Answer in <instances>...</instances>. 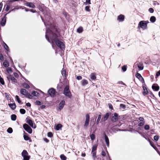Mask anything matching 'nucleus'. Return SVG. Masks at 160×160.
Segmentation results:
<instances>
[{
  "label": "nucleus",
  "instance_id": "423d86ee",
  "mask_svg": "<svg viewBox=\"0 0 160 160\" xmlns=\"http://www.w3.org/2000/svg\"><path fill=\"white\" fill-rule=\"evenodd\" d=\"M50 96L52 97H54L55 96L56 92L55 89L53 88H50L48 92Z\"/></svg>",
  "mask_w": 160,
  "mask_h": 160
},
{
  "label": "nucleus",
  "instance_id": "5fc2aeb1",
  "mask_svg": "<svg viewBox=\"0 0 160 160\" xmlns=\"http://www.w3.org/2000/svg\"><path fill=\"white\" fill-rule=\"evenodd\" d=\"M48 136L49 137H52L53 136V134L51 132H49L48 133Z\"/></svg>",
  "mask_w": 160,
  "mask_h": 160
},
{
  "label": "nucleus",
  "instance_id": "dca6fc26",
  "mask_svg": "<svg viewBox=\"0 0 160 160\" xmlns=\"http://www.w3.org/2000/svg\"><path fill=\"white\" fill-rule=\"evenodd\" d=\"M136 77L141 81L142 82H144V79L140 73L137 72L136 74Z\"/></svg>",
  "mask_w": 160,
  "mask_h": 160
},
{
  "label": "nucleus",
  "instance_id": "f257e3e1",
  "mask_svg": "<svg viewBox=\"0 0 160 160\" xmlns=\"http://www.w3.org/2000/svg\"><path fill=\"white\" fill-rule=\"evenodd\" d=\"M58 31L57 33H58ZM55 32H52L49 33L48 36V37L52 39V42L50 41L51 43L52 44V46L53 47V42H54L56 45L61 50H65V45L63 42L59 40L57 38V35L55 33Z\"/></svg>",
  "mask_w": 160,
  "mask_h": 160
},
{
  "label": "nucleus",
  "instance_id": "4c0bfd02",
  "mask_svg": "<svg viewBox=\"0 0 160 160\" xmlns=\"http://www.w3.org/2000/svg\"><path fill=\"white\" fill-rule=\"evenodd\" d=\"M148 141L149 142L150 145L154 149H157V148L154 146L152 143V141L149 139H148Z\"/></svg>",
  "mask_w": 160,
  "mask_h": 160
},
{
  "label": "nucleus",
  "instance_id": "09e8293b",
  "mask_svg": "<svg viewBox=\"0 0 160 160\" xmlns=\"http://www.w3.org/2000/svg\"><path fill=\"white\" fill-rule=\"evenodd\" d=\"M62 74L63 77L65 76V77L66 75V72L65 70H64L63 68L62 69V71L61 72Z\"/></svg>",
  "mask_w": 160,
  "mask_h": 160
},
{
  "label": "nucleus",
  "instance_id": "3c124183",
  "mask_svg": "<svg viewBox=\"0 0 160 160\" xmlns=\"http://www.w3.org/2000/svg\"><path fill=\"white\" fill-rule=\"evenodd\" d=\"M90 137L91 139L92 140H93L95 139V135L93 134H92L90 135Z\"/></svg>",
  "mask_w": 160,
  "mask_h": 160
},
{
  "label": "nucleus",
  "instance_id": "39448f33",
  "mask_svg": "<svg viewBox=\"0 0 160 160\" xmlns=\"http://www.w3.org/2000/svg\"><path fill=\"white\" fill-rule=\"evenodd\" d=\"M90 121V116L89 114H87L86 115V119L85 123L83 125L84 128L87 129L89 124Z\"/></svg>",
  "mask_w": 160,
  "mask_h": 160
},
{
  "label": "nucleus",
  "instance_id": "a878e982",
  "mask_svg": "<svg viewBox=\"0 0 160 160\" xmlns=\"http://www.w3.org/2000/svg\"><path fill=\"white\" fill-rule=\"evenodd\" d=\"M143 94L144 96H145L148 93V92L146 87L145 86H143Z\"/></svg>",
  "mask_w": 160,
  "mask_h": 160
},
{
  "label": "nucleus",
  "instance_id": "72a5a7b5",
  "mask_svg": "<svg viewBox=\"0 0 160 160\" xmlns=\"http://www.w3.org/2000/svg\"><path fill=\"white\" fill-rule=\"evenodd\" d=\"M156 20V18L154 16H151L150 19V20L151 22L153 23L155 22Z\"/></svg>",
  "mask_w": 160,
  "mask_h": 160
},
{
  "label": "nucleus",
  "instance_id": "0e129e2a",
  "mask_svg": "<svg viewBox=\"0 0 160 160\" xmlns=\"http://www.w3.org/2000/svg\"><path fill=\"white\" fill-rule=\"evenodd\" d=\"M144 123L143 122H141L138 124V126L139 127H141L143 125Z\"/></svg>",
  "mask_w": 160,
  "mask_h": 160
},
{
  "label": "nucleus",
  "instance_id": "2eb2a0df",
  "mask_svg": "<svg viewBox=\"0 0 160 160\" xmlns=\"http://www.w3.org/2000/svg\"><path fill=\"white\" fill-rule=\"evenodd\" d=\"M152 89L155 91H158L159 89V86L157 84H153L152 87Z\"/></svg>",
  "mask_w": 160,
  "mask_h": 160
},
{
  "label": "nucleus",
  "instance_id": "4be33fe9",
  "mask_svg": "<svg viewBox=\"0 0 160 160\" xmlns=\"http://www.w3.org/2000/svg\"><path fill=\"white\" fill-rule=\"evenodd\" d=\"M62 127V124L59 123L57 124L56 126H54L55 129L57 131H58Z\"/></svg>",
  "mask_w": 160,
  "mask_h": 160
},
{
  "label": "nucleus",
  "instance_id": "864d4df0",
  "mask_svg": "<svg viewBox=\"0 0 160 160\" xmlns=\"http://www.w3.org/2000/svg\"><path fill=\"white\" fill-rule=\"evenodd\" d=\"M85 10L86 11L89 12L90 11V6H86L85 8Z\"/></svg>",
  "mask_w": 160,
  "mask_h": 160
},
{
  "label": "nucleus",
  "instance_id": "a211bd4d",
  "mask_svg": "<svg viewBox=\"0 0 160 160\" xmlns=\"http://www.w3.org/2000/svg\"><path fill=\"white\" fill-rule=\"evenodd\" d=\"M65 104V101L64 100H62L59 104V109L60 110L62 109L64 107Z\"/></svg>",
  "mask_w": 160,
  "mask_h": 160
},
{
  "label": "nucleus",
  "instance_id": "79ce46f5",
  "mask_svg": "<svg viewBox=\"0 0 160 160\" xmlns=\"http://www.w3.org/2000/svg\"><path fill=\"white\" fill-rule=\"evenodd\" d=\"M126 108V106L123 104H121L120 105V108L122 109H124Z\"/></svg>",
  "mask_w": 160,
  "mask_h": 160
},
{
  "label": "nucleus",
  "instance_id": "13d9d810",
  "mask_svg": "<svg viewBox=\"0 0 160 160\" xmlns=\"http://www.w3.org/2000/svg\"><path fill=\"white\" fill-rule=\"evenodd\" d=\"M35 103L36 104L38 105H40L42 104L41 102L40 101L38 100L36 101V102H35Z\"/></svg>",
  "mask_w": 160,
  "mask_h": 160
},
{
  "label": "nucleus",
  "instance_id": "f704fd0d",
  "mask_svg": "<svg viewBox=\"0 0 160 160\" xmlns=\"http://www.w3.org/2000/svg\"><path fill=\"white\" fill-rule=\"evenodd\" d=\"M137 66L138 68L139 69V70H142L143 69V66L142 64H140L139 63V64H137Z\"/></svg>",
  "mask_w": 160,
  "mask_h": 160
},
{
  "label": "nucleus",
  "instance_id": "4d7b16f0",
  "mask_svg": "<svg viewBox=\"0 0 160 160\" xmlns=\"http://www.w3.org/2000/svg\"><path fill=\"white\" fill-rule=\"evenodd\" d=\"M91 4V0H86V1L85 2V4L87 5H89Z\"/></svg>",
  "mask_w": 160,
  "mask_h": 160
},
{
  "label": "nucleus",
  "instance_id": "774afa93",
  "mask_svg": "<svg viewBox=\"0 0 160 160\" xmlns=\"http://www.w3.org/2000/svg\"><path fill=\"white\" fill-rule=\"evenodd\" d=\"M159 75H160V70L157 72L156 74V76L157 77H158Z\"/></svg>",
  "mask_w": 160,
  "mask_h": 160
},
{
  "label": "nucleus",
  "instance_id": "e2e57ef3",
  "mask_svg": "<svg viewBox=\"0 0 160 160\" xmlns=\"http://www.w3.org/2000/svg\"><path fill=\"white\" fill-rule=\"evenodd\" d=\"M149 11L151 13L154 12V9L152 8H150L148 9Z\"/></svg>",
  "mask_w": 160,
  "mask_h": 160
},
{
  "label": "nucleus",
  "instance_id": "393cba45",
  "mask_svg": "<svg viewBox=\"0 0 160 160\" xmlns=\"http://www.w3.org/2000/svg\"><path fill=\"white\" fill-rule=\"evenodd\" d=\"M24 134L23 135V138L26 141H28L30 139V137H29L28 136V134L26 133H25L24 131Z\"/></svg>",
  "mask_w": 160,
  "mask_h": 160
},
{
  "label": "nucleus",
  "instance_id": "6e6d98bb",
  "mask_svg": "<svg viewBox=\"0 0 160 160\" xmlns=\"http://www.w3.org/2000/svg\"><path fill=\"white\" fill-rule=\"evenodd\" d=\"M4 94L5 95V98H7V100H8L9 98L10 95L6 92Z\"/></svg>",
  "mask_w": 160,
  "mask_h": 160
},
{
  "label": "nucleus",
  "instance_id": "37998d69",
  "mask_svg": "<svg viewBox=\"0 0 160 160\" xmlns=\"http://www.w3.org/2000/svg\"><path fill=\"white\" fill-rule=\"evenodd\" d=\"M0 83L2 85H3L5 84L4 81L3 79L1 77L0 75Z\"/></svg>",
  "mask_w": 160,
  "mask_h": 160
},
{
  "label": "nucleus",
  "instance_id": "473e14b6",
  "mask_svg": "<svg viewBox=\"0 0 160 160\" xmlns=\"http://www.w3.org/2000/svg\"><path fill=\"white\" fill-rule=\"evenodd\" d=\"M22 86L23 88L26 89H29L30 88V86L29 85L26 83H24L22 84Z\"/></svg>",
  "mask_w": 160,
  "mask_h": 160
},
{
  "label": "nucleus",
  "instance_id": "20e7f679",
  "mask_svg": "<svg viewBox=\"0 0 160 160\" xmlns=\"http://www.w3.org/2000/svg\"><path fill=\"white\" fill-rule=\"evenodd\" d=\"M22 156L23 158V160H29L30 156L28 155V153L26 150H24L22 152Z\"/></svg>",
  "mask_w": 160,
  "mask_h": 160
},
{
  "label": "nucleus",
  "instance_id": "8fccbe9b",
  "mask_svg": "<svg viewBox=\"0 0 160 160\" xmlns=\"http://www.w3.org/2000/svg\"><path fill=\"white\" fill-rule=\"evenodd\" d=\"M92 158L95 159L96 157V152L94 151V152H92Z\"/></svg>",
  "mask_w": 160,
  "mask_h": 160
},
{
  "label": "nucleus",
  "instance_id": "7ed1b4c3",
  "mask_svg": "<svg viewBox=\"0 0 160 160\" xmlns=\"http://www.w3.org/2000/svg\"><path fill=\"white\" fill-rule=\"evenodd\" d=\"M63 94L65 96L68 97L69 98H71L72 95L70 91L68 86L67 85L65 87L63 91Z\"/></svg>",
  "mask_w": 160,
  "mask_h": 160
},
{
  "label": "nucleus",
  "instance_id": "603ef678",
  "mask_svg": "<svg viewBox=\"0 0 160 160\" xmlns=\"http://www.w3.org/2000/svg\"><path fill=\"white\" fill-rule=\"evenodd\" d=\"M154 139L156 141H157L159 139V136L155 135L154 137Z\"/></svg>",
  "mask_w": 160,
  "mask_h": 160
},
{
  "label": "nucleus",
  "instance_id": "f3484780",
  "mask_svg": "<svg viewBox=\"0 0 160 160\" xmlns=\"http://www.w3.org/2000/svg\"><path fill=\"white\" fill-rule=\"evenodd\" d=\"M125 17L122 14H120L118 16L117 18V20L119 22H122L124 21Z\"/></svg>",
  "mask_w": 160,
  "mask_h": 160
},
{
  "label": "nucleus",
  "instance_id": "338daca9",
  "mask_svg": "<svg viewBox=\"0 0 160 160\" xmlns=\"http://www.w3.org/2000/svg\"><path fill=\"white\" fill-rule=\"evenodd\" d=\"M101 155L103 156H104V157L105 156V155H106V153H105V151H102Z\"/></svg>",
  "mask_w": 160,
  "mask_h": 160
},
{
  "label": "nucleus",
  "instance_id": "e433bc0d",
  "mask_svg": "<svg viewBox=\"0 0 160 160\" xmlns=\"http://www.w3.org/2000/svg\"><path fill=\"white\" fill-rule=\"evenodd\" d=\"M24 96L26 98L29 99H32V96L29 93H28V92L26 94H25Z\"/></svg>",
  "mask_w": 160,
  "mask_h": 160
},
{
  "label": "nucleus",
  "instance_id": "ddd939ff",
  "mask_svg": "<svg viewBox=\"0 0 160 160\" xmlns=\"http://www.w3.org/2000/svg\"><path fill=\"white\" fill-rule=\"evenodd\" d=\"M26 122L28 123L33 128H35L36 127V126L34 123V122L31 120H27Z\"/></svg>",
  "mask_w": 160,
  "mask_h": 160
},
{
  "label": "nucleus",
  "instance_id": "c03bdc74",
  "mask_svg": "<svg viewBox=\"0 0 160 160\" xmlns=\"http://www.w3.org/2000/svg\"><path fill=\"white\" fill-rule=\"evenodd\" d=\"M12 131L13 130L11 128H9L7 130V132L9 133H11Z\"/></svg>",
  "mask_w": 160,
  "mask_h": 160
},
{
  "label": "nucleus",
  "instance_id": "aec40b11",
  "mask_svg": "<svg viewBox=\"0 0 160 160\" xmlns=\"http://www.w3.org/2000/svg\"><path fill=\"white\" fill-rule=\"evenodd\" d=\"M104 136L105 138V142L106 143L108 147H109V142L108 138L105 133L104 134Z\"/></svg>",
  "mask_w": 160,
  "mask_h": 160
},
{
  "label": "nucleus",
  "instance_id": "052dcab7",
  "mask_svg": "<svg viewBox=\"0 0 160 160\" xmlns=\"http://www.w3.org/2000/svg\"><path fill=\"white\" fill-rule=\"evenodd\" d=\"M38 8L39 9V10L41 12H42L44 11V9H43V8H42V7L40 5H39L38 6Z\"/></svg>",
  "mask_w": 160,
  "mask_h": 160
},
{
  "label": "nucleus",
  "instance_id": "a18cd8bd",
  "mask_svg": "<svg viewBox=\"0 0 160 160\" xmlns=\"http://www.w3.org/2000/svg\"><path fill=\"white\" fill-rule=\"evenodd\" d=\"M127 66L126 65H124L122 67V70L123 72H125L127 70Z\"/></svg>",
  "mask_w": 160,
  "mask_h": 160
},
{
  "label": "nucleus",
  "instance_id": "9d476101",
  "mask_svg": "<svg viewBox=\"0 0 160 160\" xmlns=\"http://www.w3.org/2000/svg\"><path fill=\"white\" fill-rule=\"evenodd\" d=\"M118 120V115L116 112H115L112 117L111 120L112 122H114Z\"/></svg>",
  "mask_w": 160,
  "mask_h": 160
},
{
  "label": "nucleus",
  "instance_id": "49530a36",
  "mask_svg": "<svg viewBox=\"0 0 160 160\" xmlns=\"http://www.w3.org/2000/svg\"><path fill=\"white\" fill-rule=\"evenodd\" d=\"M20 112L21 114H23L25 113L26 111L24 109L21 108L20 110Z\"/></svg>",
  "mask_w": 160,
  "mask_h": 160
},
{
  "label": "nucleus",
  "instance_id": "bb28decb",
  "mask_svg": "<svg viewBox=\"0 0 160 160\" xmlns=\"http://www.w3.org/2000/svg\"><path fill=\"white\" fill-rule=\"evenodd\" d=\"M32 94L34 96L38 97L39 95V93L37 92L33 91L32 92Z\"/></svg>",
  "mask_w": 160,
  "mask_h": 160
},
{
  "label": "nucleus",
  "instance_id": "7c9ffc66",
  "mask_svg": "<svg viewBox=\"0 0 160 160\" xmlns=\"http://www.w3.org/2000/svg\"><path fill=\"white\" fill-rule=\"evenodd\" d=\"M98 146V145L97 144H95L92 147V152H94V151H96Z\"/></svg>",
  "mask_w": 160,
  "mask_h": 160
},
{
  "label": "nucleus",
  "instance_id": "6ab92c4d",
  "mask_svg": "<svg viewBox=\"0 0 160 160\" xmlns=\"http://www.w3.org/2000/svg\"><path fill=\"white\" fill-rule=\"evenodd\" d=\"M25 5L27 6H28L32 8H35V5L32 2H26L25 3Z\"/></svg>",
  "mask_w": 160,
  "mask_h": 160
},
{
  "label": "nucleus",
  "instance_id": "a19ab883",
  "mask_svg": "<svg viewBox=\"0 0 160 160\" xmlns=\"http://www.w3.org/2000/svg\"><path fill=\"white\" fill-rule=\"evenodd\" d=\"M60 158L62 160H66L67 159L66 157L63 154L61 155Z\"/></svg>",
  "mask_w": 160,
  "mask_h": 160
},
{
  "label": "nucleus",
  "instance_id": "b1692460",
  "mask_svg": "<svg viewBox=\"0 0 160 160\" xmlns=\"http://www.w3.org/2000/svg\"><path fill=\"white\" fill-rule=\"evenodd\" d=\"M96 75L95 73H92L90 75V78L92 80H95L96 78Z\"/></svg>",
  "mask_w": 160,
  "mask_h": 160
},
{
  "label": "nucleus",
  "instance_id": "58836bf2",
  "mask_svg": "<svg viewBox=\"0 0 160 160\" xmlns=\"http://www.w3.org/2000/svg\"><path fill=\"white\" fill-rule=\"evenodd\" d=\"M83 31V28L81 27L78 28L77 29V32L79 33H82Z\"/></svg>",
  "mask_w": 160,
  "mask_h": 160
},
{
  "label": "nucleus",
  "instance_id": "c756f323",
  "mask_svg": "<svg viewBox=\"0 0 160 160\" xmlns=\"http://www.w3.org/2000/svg\"><path fill=\"white\" fill-rule=\"evenodd\" d=\"M3 43L4 47L5 49V50L9 52V47L3 41Z\"/></svg>",
  "mask_w": 160,
  "mask_h": 160
},
{
  "label": "nucleus",
  "instance_id": "c9c22d12",
  "mask_svg": "<svg viewBox=\"0 0 160 160\" xmlns=\"http://www.w3.org/2000/svg\"><path fill=\"white\" fill-rule=\"evenodd\" d=\"M11 117L12 120L15 121L16 119L17 116L15 114H13L11 115Z\"/></svg>",
  "mask_w": 160,
  "mask_h": 160
},
{
  "label": "nucleus",
  "instance_id": "1a4fd4ad",
  "mask_svg": "<svg viewBox=\"0 0 160 160\" xmlns=\"http://www.w3.org/2000/svg\"><path fill=\"white\" fill-rule=\"evenodd\" d=\"M22 0H8L7 1V5L6 8L5 10V11L8 12L11 8L10 5L9 4V3H11L14 2L18 1H22Z\"/></svg>",
  "mask_w": 160,
  "mask_h": 160
},
{
  "label": "nucleus",
  "instance_id": "cd10ccee",
  "mask_svg": "<svg viewBox=\"0 0 160 160\" xmlns=\"http://www.w3.org/2000/svg\"><path fill=\"white\" fill-rule=\"evenodd\" d=\"M88 84V81L85 79H83L82 81V86H84Z\"/></svg>",
  "mask_w": 160,
  "mask_h": 160
},
{
  "label": "nucleus",
  "instance_id": "0eeeda50",
  "mask_svg": "<svg viewBox=\"0 0 160 160\" xmlns=\"http://www.w3.org/2000/svg\"><path fill=\"white\" fill-rule=\"evenodd\" d=\"M23 127L24 130L30 134L32 132V129L27 124L25 123L23 124Z\"/></svg>",
  "mask_w": 160,
  "mask_h": 160
},
{
  "label": "nucleus",
  "instance_id": "2f4dec72",
  "mask_svg": "<svg viewBox=\"0 0 160 160\" xmlns=\"http://www.w3.org/2000/svg\"><path fill=\"white\" fill-rule=\"evenodd\" d=\"M3 65L5 68H8L9 66V63L7 61H5L3 63Z\"/></svg>",
  "mask_w": 160,
  "mask_h": 160
},
{
  "label": "nucleus",
  "instance_id": "9b49d317",
  "mask_svg": "<svg viewBox=\"0 0 160 160\" xmlns=\"http://www.w3.org/2000/svg\"><path fill=\"white\" fill-rule=\"evenodd\" d=\"M138 26L143 29H146L147 27V23L146 21H140L139 23Z\"/></svg>",
  "mask_w": 160,
  "mask_h": 160
},
{
  "label": "nucleus",
  "instance_id": "ea45409f",
  "mask_svg": "<svg viewBox=\"0 0 160 160\" xmlns=\"http://www.w3.org/2000/svg\"><path fill=\"white\" fill-rule=\"evenodd\" d=\"M7 72L8 74L11 73L12 72V70L11 68L8 67L6 69Z\"/></svg>",
  "mask_w": 160,
  "mask_h": 160
},
{
  "label": "nucleus",
  "instance_id": "c85d7f7f",
  "mask_svg": "<svg viewBox=\"0 0 160 160\" xmlns=\"http://www.w3.org/2000/svg\"><path fill=\"white\" fill-rule=\"evenodd\" d=\"M101 114H99L98 116V118L96 121V124L97 125H98L99 122H100L101 120Z\"/></svg>",
  "mask_w": 160,
  "mask_h": 160
},
{
  "label": "nucleus",
  "instance_id": "de8ad7c7",
  "mask_svg": "<svg viewBox=\"0 0 160 160\" xmlns=\"http://www.w3.org/2000/svg\"><path fill=\"white\" fill-rule=\"evenodd\" d=\"M15 98H16V100L17 101L18 103H20L21 102V101L20 100V99L18 96L16 95L15 96Z\"/></svg>",
  "mask_w": 160,
  "mask_h": 160
},
{
  "label": "nucleus",
  "instance_id": "680f3d73",
  "mask_svg": "<svg viewBox=\"0 0 160 160\" xmlns=\"http://www.w3.org/2000/svg\"><path fill=\"white\" fill-rule=\"evenodd\" d=\"M149 126L148 125H146L144 126V129L146 130H148L149 129Z\"/></svg>",
  "mask_w": 160,
  "mask_h": 160
},
{
  "label": "nucleus",
  "instance_id": "f03ea898",
  "mask_svg": "<svg viewBox=\"0 0 160 160\" xmlns=\"http://www.w3.org/2000/svg\"><path fill=\"white\" fill-rule=\"evenodd\" d=\"M41 18L42 20L44 22V25L46 27L45 34L46 38L49 42H51L48 36V35L52 31L53 32H57V28L53 24H52L49 21L47 22L46 21L45 22L41 16Z\"/></svg>",
  "mask_w": 160,
  "mask_h": 160
},
{
  "label": "nucleus",
  "instance_id": "f8f14e48",
  "mask_svg": "<svg viewBox=\"0 0 160 160\" xmlns=\"http://www.w3.org/2000/svg\"><path fill=\"white\" fill-rule=\"evenodd\" d=\"M8 14V13H5L4 17L2 19L1 21L0 22V24L2 26H4L5 25L7 19L6 15Z\"/></svg>",
  "mask_w": 160,
  "mask_h": 160
},
{
  "label": "nucleus",
  "instance_id": "69168bd1",
  "mask_svg": "<svg viewBox=\"0 0 160 160\" xmlns=\"http://www.w3.org/2000/svg\"><path fill=\"white\" fill-rule=\"evenodd\" d=\"M108 106H109V108L110 109L112 110L113 109V106H112V104H111L110 103H109Z\"/></svg>",
  "mask_w": 160,
  "mask_h": 160
},
{
  "label": "nucleus",
  "instance_id": "6e6552de",
  "mask_svg": "<svg viewBox=\"0 0 160 160\" xmlns=\"http://www.w3.org/2000/svg\"><path fill=\"white\" fill-rule=\"evenodd\" d=\"M7 78L9 83L10 82V80L12 81V83H13V82L16 83L17 82V79L15 78H14L13 76L10 74H8L7 76Z\"/></svg>",
  "mask_w": 160,
  "mask_h": 160
},
{
  "label": "nucleus",
  "instance_id": "bf43d9fd",
  "mask_svg": "<svg viewBox=\"0 0 160 160\" xmlns=\"http://www.w3.org/2000/svg\"><path fill=\"white\" fill-rule=\"evenodd\" d=\"M4 58L3 55L0 53V60L2 61H3L4 60Z\"/></svg>",
  "mask_w": 160,
  "mask_h": 160
},
{
  "label": "nucleus",
  "instance_id": "412c9836",
  "mask_svg": "<svg viewBox=\"0 0 160 160\" xmlns=\"http://www.w3.org/2000/svg\"><path fill=\"white\" fill-rule=\"evenodd\" d=\"M8 105L12 110H14L16 107V105L14 103H8Z\"/></svg>",
  "mask_w": 160,
  "mask_h": 160
},
{
  "label": "nucleus",
  "instance_id": "5701e85b",
  "mask_svg": "<svg viewBox=\"0 0 160 160\" xmlns=\"http://www.w3.org/2000/svg\"><path fill=\"white\" fill-rule=\"evenodd\" d=\"M20 92L21 94L25 96V94L28 93V92L25 89L21 88L20 90Z\"/></svg>",
  "mask_w": 160,
  "mask_h": 160
},
{
  "label": "nucleus",
  "instance_id": "4468645a",
  "mask_svg": "<svg viewBox=\"0 0 160 160\" xmlns=\"http://www.w3.org/2000/svg\"><path fill=\"white\" fill-rule=\"evenodd\" d=\"M109 116V114L108 113H107L102 117L101 120L100 122H103L107 120Z\"/></svg>",
  "mask_w": 160,
  "mask_h": 160
}]
</instances>
